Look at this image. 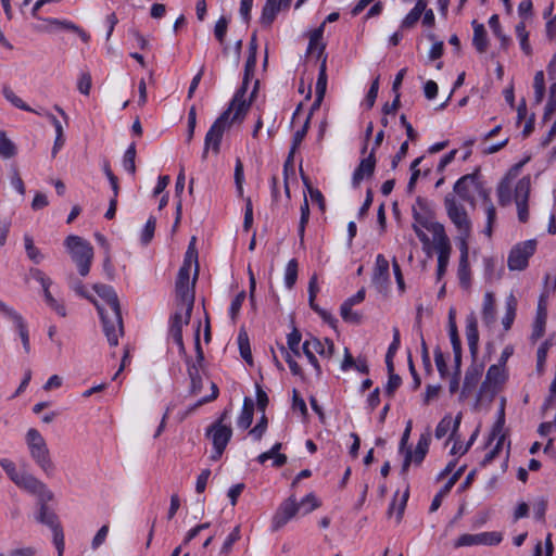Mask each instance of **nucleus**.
I'll use <instances>...</instances> for the list:
<instances>
[{
	"label": "nucleus",
	"mask_w": 556,
	"mask_h": 556,
	"mask_svg": "<svg viewBox=\"0 0 556 556\" xmlns=\"http://www.w3.org/2000/svg\"><path fill=\"white\" fill-rule=\"evenodd\" d=\"M306 348H311L315 353L328 359L331 358L334 352V344L329 339L321 341L318 338H312L306 340Z\"/></svg>",
	"instance_id": "29"
},
{
	"label": "nucleus",
	"mask_w": 556,
	"mask_h": 556,
	"mask_svg": "<svg viewBox=\"0 0 556 556\" xmlns=\"http://www.w3.org/2000/svg\"><path fill=\"white\" fill-rule=\"evenodd\" d=\"M459 280L463 285L468 282V248L466 242H463L460 249V260L458 267Z\"/></svg>",
	"instance_id": "43"
},
{
	"label": "nucleus",
	"mask_w": 556,
	"mask_h": 556,
	"mask_svg": "<svg viewBox=\"0 0 556 556\" xmlns=\"http://www.w3.org/2000/svg\"><path fill=\"white\" fill-rule=\"evenodd\" d=\"M256 64V54L254 52L249 53L248 60L244 66V77L241 87L238 90L244 89V97H247L248 85L250 76L253 74Z\"/></svg>",
	"instance_id": "45"
},
{
	"label": "nucleus",
	"mask_w": 556,
	"mask_h": 556,
	"mask_svg": "<svg viewBox=\"0 0 556 556\" xmlns=\"http://www.w3.org/2000/svg\"><path fill=\"white\" fill-rule=\"evenodd\" d=\"M18 488L39 497V502H48L52 500V493L47 485L35 476L23 472L15 483Z\"/></svg>",
	"instance_id": "12"
},
{
	"label": "nucleus",
	"mask_w": 556,
	"mask_h": 556,
	"mask_svg": "<svg viewBox=\"0 0 556 556\" xmlns=\"http://www.w3.org/2000/svg\"><path fill=\"white\" fill-rule=\"evenodd\" d=\"M399 348H400V331L397 328H394L393 329V340H392L391 344L389 345V349H388V352L386 355V365H387L388 371L394 370L393 357H394L396 351L399 350Z\"/></svg>",
	"instance_id": "42"
},
{
	"label": "nucleus",
	"mask_w": 556,
	"mask_h": 556,
	"mask_svg": "<svg viewBox=\"0 0 556 556\" xmlns=\"http://www.w3.org/2000/svg\"><path fill=\"white\" fill-rule=\"evenodd\" d=\"M546 319H547V309L545 306V303L543 301V298L540 299L536 309V317L533 323V329L531 333V341L535 342L540 338L543 337L545 332V326H546Z\"/></svg>",
	"instance_id": "23"
},
{
	"label": "nucleus",
	"mask_w": 556,
	"mask_h": 556,
	"mask_svg": "<svg viewBox=\"0 0 556 556\" xmlns=\"http://www.w3.org/2000/svg\"><path fill=\"white\" fill-rule=\"evenodd\" d=\"M497 198H498V203L502 205V206H506L510 203L511 201V189H510V184H509V180L507 178H504L498 187H497Z\"/></svg>",
	"instance_id": "46"
},
{
	"label": "nucleus",
	"mask_w": 556,
	"mask_h": 556,
	"mask_svg": "<svg viewBox=\"0 0 556 556\" xmlns=\"http://www.w3.org/2000/svg\"><path fill=\"white\" fill-rule=\"evenodd\" d=\"M495 439L497 440L496 444L489 453L485 454L483 460L481 462L482 466L489 465L498 455L500 451L502 450V447L505 443L506 435H505V433H501V434H497V437Z\"/></svg>",
	"instance_id": "50"
},
{
	"label": "nucleus",
	"mask_w": 556,
	"mask_h": 556,
	"mask_svg": "<svg viewBox=\"0 0 556 556\" xmlns=\"http://www.w3.org/2000/svg\"><path fill=\"white\" fill-rule=\"evenodd\" d=\"M299 264L295 258L289 261L285 269L283 281L287 289L291 290L298 279Z\"/></svg>",
	"instance_id": "41"
},
{
	"label": "nucleus",
	"mask_w": 556,
	"mask_h": 556,
	"mask_svg": "<svg viewBox=\"0 0 556 556\" xmlns=\"http://www.w3.org/2000/svg\"><path fill=\"white\" fill-rule=\"evenodd\" d=\"M531 189L530 176L522 177L515 187L514 199L516 203H528Z\"/></svg>",
	"instance_id": "37"
},
{
	"label": "nucleus",
	"mask_w": 556,
	"mask_h": 556,
	"mask_svg": "<svg viewBox=\"0 0 556 556\" xmlns=\"http://www.w3.org/2000/svg\"><path fill=\"white\" fill-rule=\"evenodd\" d=\"M241 538V532H240V526H237L233 528V530L229 533V535L226 538L222 548H220V554L222 555H228L231 549H232V545L239 541Z\"/></svg>",
	"instance_id": "52"
},
{
	"label": "nucleus",
	"mask_w": 556,
	"mask_h": 556,
	"mask_svg": "<svg viewBox=\"0 0 556 556\" xmlns=\"http://www.w3.org/2000/svg\"><path fill=\"white\" fill-rule=\"evenodd\" d=\"M318 506H319V503L313 494L306 495L299 504H296L294 501H290V502L286 503L285 508H283V514L280 515V526L282 523L288 522L298 513H301L302 515H306V514L313 511Z\"/></svg>",
	"instance_id": "13"
},
{
	"label": "nucleus",
	"mask_w": 556,
	"mask_h": 556,
	"mask_svg": "<svg viewBox=\"0 0 556 556\" xmlns=\"http://www.w3.org/2000/svg\"><path fill=\"white\" fill-rule=\"evenodd\" d=\"M238 345L241 357L250 365H253V358L250 348L249 337L245 330L241 329L238 334Z\"/></svg>",
	"instance_id": "40"
},
{
	"label": "nucleus",
	"mask_w": 556,
	"mask_h": 556,
	"mask_svg": "<svg viewBox=\"0 0 556 556\" xmlns=\"http://www.w3.org/2000/svg\"><path fill=\"white\" fill-rule=\"evenodd\" d=\"M516 311H517V299L514 294H509L506 299V313L503 317L502 324L505 330H509L515 317H516Z\"/></svg>",
	"instance_id": "39"
},
{
	"label": "nucleus",
	"mask_w": 556,
	"mask_h": 556,
	"mask_svg": "<svg viewBox=\"0 0 556 556\" xmlns=\"http://www.w3.org/2000/svg\"><path fill=\"white\" fill-rule=\"evenodd\" d=\"M482 320L485 326L490 327L496 320V311H495V299L493 293L486 292L483 299V307H482Z\"/></svg>",
	"instance_id": "32"
},
{
	"label": "nucleus",
	"mask_w": 556,
	"mask_h": 556,
	"mask_svg": "<svg viewBox=\"0 0 556 556\" xmlns=\"http://www.w3.org/2000/svg\"><path fill=\"white\" fill-rule=\"evenodd\" d=\"M505 380V371L501 365H491L488 369L485 380L481 386V391L485 390L489 386H497Z\"/></svg>",
	"instance_id": "34"
},
{
	"label": "nucleus",
	"mask_w": 556,
	"mask_h": 556,
	"mask_svg": "<svg viewBox=\"0 0 556 556\" xmlns=\"http://www.w3.org/2000/svg\"><path fill=\"white\" fill-rule=\"evenodd\" d=\"M466 337L470 354L476 358L479 346L478 320L475 313H470L466 317Z\"/></svg>",
	"instance_id": "19"
},
{
	"label": "nucleus",
	"mask_w": 556,
	"mask_h": 556,
	"mask_svg": "<svg viewBox=\"0 0 556 556\" xmlns=\"http://www.w3.org/2000/svg\"><path fill=\"white\" fill-rule=\"evenodd\" d=\"M77 88L79 92L88 96L91 89V75L88 72H84L80 74V77L77 83Z\"/></svg>",
	"instance_id": "64"
},
{
	"label": "nucleus",
	"mask_w": 556,
	"mask_h": 556,
	"mask_svg": "<svg viewBox=\"0 0 556 556\" xmlns=\"http://www.w3.org/2000/svg\"><path fill=\"white\" fill-rule=\"evenodd\" d=\"M489 26L492 29L493 34L501 40V46L503 49H506L509 45V38L503 34L500 17L496 14H493L489 18Z\"/></svg>",
	"instance_id": "44"
},
{
	"label": "nucleus",
	"mask_w": 556,
	"mask_h": 556,
	"mask_svg": "<svg viewBox=\"0 0 556 556\" xmlns=\"http://www.w3.org/2000/svg\"><path fill=\"white\" fill-rule=\"evenodd\" d=\"M2 94L14 106L22 109V110H26V111L29 110V108L25 104V102L20 97H17L10 87L4 86L2 88Z\"/></svg>",
	"instance_id": "56"
},
{
	"label": "nucleus",
	"mask_w": 556,
	"mask_h": 556,
	"mask_svg": "<svg viewBox=\"0 0 556 556\" xmlns=\"http://www.w3.org/2000/svg\"><path fill=\"white\" fill-rule=\"evenodd\" d=\"M227 28H228V20L225 16H220L215 24L214 35L222 46H224V43H225Z\"/></svg>",
	"instance_id": "55"
},
{
	"label": "nucleus",
	"mask_w": 556,
	"mask_h": 556,
	"mask_svg": "<svg viewBox=\"0 0 556 556\" xmlns=\"http://www.w3.org/2000/svg\"><path fill=\"white\" fill-rule=\"evenodd\" d=\"M0 466L3 468V470L7 472L9 478L16 483V481L20 479V477L23 475V472H20L16 469L15 464L7 458L0 459Z\"/></svg>",
	"instance_id": "54"
},
{
	"label": "nucleus",
	"mask_w": 556,
	"mask_h": 556,
	"mask_svg": "<svg viewBox=\"0 0 556 556\" xmlns=\"http://www.w3.org/2000/svg\"><path fill=\"white\" fill-rule=\"evenodd\" d=\"M301 340H302V334L296 328H293V330L288 334V338H287V344H288L289 350L292 352V354L294 356H298V357L301 356V349H302V348H300Z\"/></svg>",
	"instance_id": "47"
},
{
	"label": "nucleus",
	"mask_w": 556,
	"mask_h": 556,
	"mask_svg": "<svg viewBox=\"0 0 556 556\" xmlns=\"http://www.w3.org/2000/svg\"><path fill=\"white\" fill-rule=\"evenodd\" d=\"M135 159H136V147L132 143L128 147V149L126 150L124 157H123V166L131 175H134L136 173Z\"/></svg>",
	"instance_id": "51"
},
{
	"label": "nucleus",
	"mask_w": 556,
	"mask_h": 556,
	"mask_svg": "<svg viewBox=\"0 0 556 556\" xmlns=\"http://www.w3.org/2000/svg\"><path fill=\"white\" fill-rule=\"evenodd\" d=\"M397 495H399L397 493L394 495V498L389 506L388 517L391 518L393 516V514H395V521H396V523H400L403 518V514H404L406 503H407V500L409 496L408 489L402 494L401 498H397Z\"/></svg>",
	"instance_id": "33"
},
{
	"label": "nucleus",
	"mask_w": 556,
	"mask_h": 556,
	"mask_svg": "<svg viewBox=\"0 0 556 556\" xmlns=\"http://www.w3.org/2000/svg\"><path fill=\"white\" fill-rule=\"evenodd\" d=\"M278 13V0H267L262 10L260 23L263 27H270Z\"/></svg>",
	"instance_id": "36"
},
{
	"label": "nucleus",
	"mask_w": 556,
	"mask_h": 556,
	"mask_svg": "<svg viewBox=\"0 0 556 556\" xmlns=\"http://www.w3.org/2000/svg\"><path fill=\"white\" fill-rule=\"evenodd\" d=\"M353 306L343 302L340 307L341 317L344 321L351 324H361L362 316L352 309Z\"/></svg>",
	"instance_id": "53"
},
{
	"label": "nucleus",
	"mask_w": 556,
	"mask_h": 556,
	"mask_svg": "<svg viewBox=\"0 0 556 556\" xmlns=\"http://www.w3.org/2000/svg\"><path fill=\"white\" fill-rule=\"evenodd\" d=\"M480 189V181L476 174H468L460 177L455 186L454 191L458 197L473 205L476 190Z\"/></svg>",
	"instance_id": "16"
},
{
	"label": "nucleus",
	"mask_w": 556,
	"mask_h": 556,
	"mask_svg": "<svg viewBox=\"0 0 556 556\" xmlns=\"http://www.w3.org/2000/svg\"><path fill=\"white\" fill-rule=\"evenodd\" d=\"M253 414H254V402L250 397H244L243 400V406L242 412L240 416L238 417V427L241 429H248L252 421H253Z\"/></svg>",
	"instance_id": "35"
},
{
	"label": "nucleus",
	"mask_w": 556,
	"mask_h": 556,
	"mask_svg": "<svg viewBox=\"0 0 556 556\" xmlns=\"http://www.w3.org/2000/svg\"><path fill=\"white\" fill-rule=\"evenodd\" d=\"M317 291H318L317 277H316V275H314L311 278L309 283H308V295H309L308 303H309V306L312 309H314L317 313H321V309L315 304V298H316Z\"/></svg>",
	"instance_id": "60"
},
{
	"label": "nucleus",
	"mask_w": 556,
	"mask_h": 556,
	"mask_svg": "<svg viewBox=\"0 0 556 556\" xmlns=\"http://www.w3.org/2000/svg\"><path fill=\"white\" fill-rule=\"evenodd\" d=\"M472 28H473L472 45L479 53H484L489 48L486 30H485L483 24H480L477 21L472 22Z\"/></svg>",
	"instance_id": "30"
},
{
	"label": "nucleus",
	"mask_w": 556,
	"mask_h": 556,
	"mask_svg": "<svg viewBox=\"0 0 556 556\" xmlns=\"http://www.w3.org/2000/svg\"><path fill=\"white\" fill-rule=\"evenodd\" d=\"M36 520L51 528L53 533H55L56 530H62L58 516L54 511L49 509L47 502H40L39 513L36 516Z\"/></svg>",
	"instance_id": "27"
},
{
	"label": "nucleus",
	"mask_w": 556,
	"mask_h": 556,
	"mask_svg": "<svg viewBox=\"0 0 556 556\" xmlns=\"http://www.w3.org/2000/svg\"><path fill=\"white\" fill-rule=\"evenodd\" d=\"M26 444L29 450L30 457L37 464V466L47 475H53L55 466L51 459L50 451L46 443V440L40 432L30 428L26 433Z\"/></svg>",
	"instance_id": "5"
},
{
	"label": "nucleus",
	"mask_w": 556,
	"mask_h": 556,
	"mask_svg": "<svg viewBox=\"0 0 556 556\" xmlns=\"http://www.w3.org/2000/svg\"><path fill=\"white\" fill-rule=\"evenodd\" d=\"M517 126L521 128V135L528 137L534 128V115L528 116L526 100L522 99L517 109Z\"/></svg>",
	"instance_id": "24"
},
{
	"label": "nucleus",
	"mask_w": 556,
	"mask_h": 556,
	"mask_svg": "<svg viewBox=\"0 0 556 556\" xmlns=\"http://www.w3.org/2000/svg\"><path fill=\"white\" fill-rule=\"evenodd\" d=\"M24 244H25V250H26V253H27V256L29 257V260H31L36 264H39L42 261L43 256L40 253L39 249H37L35 247L34 240L30 236H28V235L24 236Z\"/></svg>",
	"instance_id": "48"
},
{
	"label": "nucleus",
	"mask_w": 556,
	"mask_h": 556,
	"mask_svg": "<svg viewBox=\"0 0 556 556\" xmlns=\"http://www.w3.org/2000/svg\"><path fill=\"white\" fill-rule=\"evenodd\" d=\"M257 85L256 80L249 97H244V89L237 90L229 106L215 119L204 139H220L223 136H230L231 130L240 126L250 110Z\"/></svg>",
	"instance_id": "2"
},
{
	"label": "nucleus",
	"mask_w": 556,
	"mask_h": 556,
	"mask_svg": "<svg viewBox=\"0 0 556 556\" xmlns=\"http://www.w3.org/2000/svg\"><path fill=\"white\" fill-rule=\"evenodd\" d=\"M431 442V433L427 430L419 437L418 443L414 452L406 451L404 463L402 466V473L406 475L412 463L420 465L425 459Z\"/></svg>",
	"instance_id": "14"
},
{
	"label": "nucleus",
	"mask_w": 556,
	"mask_h": 556,
	"mask_svg": "<svg viewBox=\"0 0 556 556\" xmlns=\"http://www.w3.org/2000/svg\"><path fill=\"white\" fill-rule=\"evenodd\" d=\"M206 435L212 440L214 447H224L226 448L229 443L232 429L230 426H220L212 424L207 430Z\"/></svg>",
	"instance_id": "17"
},
{
	"label": "nucleus",
	"mask_w": 556,
	"mask_h": 556,
	"mask_svg": "<svg viewBox=\"0 0 556 556\" xmlns=\"http://www.w3.org/2000/svg\"><path fill=\"white\" fill-rule=\"evenodd\" d=\"M197 238L192 237L190 239L188 249L185 254L184 263L181 267L178 270V274L181 275H189L191 274L192 267H194V270H199V263H198V250L195 247Z\"/></svg>",
	"instance_id": "20"
},
{
	"label": "nucleus",
	"mask_w": 556,
	"mask_h": 556,
	"mask_svg": "<svg viewBox=\"0 0 556 556\" xmlns=\"http://www.w3.org/2000/svg\"><path fill=\"white\" fill-rule=\"evenodd\" d=\"M191 315L186 317V311L176 309L170 317L169 336L174 341L182 339V327L190 323Z\"/></svg>",
	"instance_id": "26"
},
{
	"label": "nucleus",
	"mask_w": 556,
	"mask_h": 556,
	"mask_svg": "<svg viewBox=\"0 0 556 556\" xmlns=\"http://www.w3.org/2000/svg\"><path fill=\"white\" fill-rule=\"evenodd\" d=\"M460 420H462V415L458 414L455 418V420L452 419L451 415H446L444 416L438 424L437 428H435V432H434V435L438 440L444 438L446 435V433L451 430L452 428V433L450 435V440H454L455 439V435H456V432L458 431V428H459V425H460Z\"/></svg>",
	"instance_id": "21"
},
{
	"label": "nucleus",
	"mask_w": 556,
	"mask_h": 556,
	"mask_svg": "<svg viewBox=\"0 0 556 556\" xmlns=\"http://www.w3.org/2000/svg\"><path fill=\"white\" fill-rule=\"evenodd\" d=\"M415 220L428 231H430L433 236V248L438 253V269L437 275L438 278L441 279L447 268L450 255L452 252V247L448 237L445 233L444 226L437 222H429L425 218H421L419 214H415Z\"/></svg>",
	"instance_id": "4"
},
{
	"label": "nucleus",
	"mask_w": 556,
	"mask_h": 556,
	"mask_svg": "<svg viewBox=\"0 0 556 556\" xmlns=\"http://www.w3.org/2000/svg\"><path fill=\"white\" fill-rule=\"evenodd\" d=\"M388 372H389V380H388V383L386 387V393L389 396H393L395 390L401 386L402 379L399 375L394 374V370L388 371Z\"/></svg>",
	"instance_id": "62"
},
{
	"label": "nucleus",
	"mask_w": 556,
	"mask_h": 556,
	"mask_svg": "<svg viewBox=\"0 0 556 556\" xmlns=\"http://www.w3.org/2000/svg\"><path fill=\"white\" fill-rule=\"evenodd\" d=\"M502 540V534L496 531L481 532L477 534L465 533L458 536V539L454 542V547L459 548L473 545L493 546L500 544Z\"/></svg>",
	"instance_id": "11"
},
{
	"label": "nucleus",
	"mask_w": 556,
	"mask_h": 556,
	"mask_svg": "<svg viewBox=\"0 0 556 556\" xmlns=\"http://www.w3.org/2000/svg\"><path fill=\"white\" fill-rule=\"evenodd\" d=\"M380 143H381V141H376L369 152H367V149H368L367 142L363 146V148L361 150V153L363 156L361 159L358 166L354 170L353 177H352L353 187H358L363 179L368 178L374 174L375 167H376L375 154H376V150L379 148Z\"/></svg>",
	"instance_id": "10"
},
{
	"label": "nucleus",
	"mask_w": 556,
	"mask_h": 556,
	"mask_svg": "<svg viewBox=\"0 0 556 556\" xmlns=\"http://www.w3.org/2000/svg\"><path fill=\"white\" fill-rule=\"evenodd\" d=\"M309 122V114L300 108L293 113L291 118V127L294 130L293 139H303L306 135L307 125Z\"/></svg>",
	"instance_id": "25"
},
{
	"label": "nucleus",
	"mask_w": 556,
	"mask_h": 556,
	"mask_svg": "<svg viewBox=\"0 0 556 556\" xmlns=\"http://www.w3.org/2000/svg\"><path fill=\"white\" fill-rule=\"evenodd\" d=\"M16 152L17 148L13 141H0V156L2 159H11Z\"/></svg>",
	"instance_id": "63"
},
{
	"label": "nucleus",
	"mask_w": 556,
	"mask_h": 556,
	"mask_svg": "<svg viewBox=\"0 0 556 556\" xmlns=\"http://www.w3.org/2000/svg\"><path fill=\"white\" fill-rule=\"evenodd\" d=\"M536 240L530 239L516 244L509 252L507 266L510 270H523L536 250Z\"/></svg>",
	"instance_id": "9"
},
{
	"label": "nucleus",
	"mask_w": 556,
	"mask_h": 556,
	"mask_svg": "<svg viewBox=\"0 0 556 556\" xmlns=\"http://www.w3.org/2000/svg\"><path fill=\"white\" fill-rule=\"evenodd\" d=\"M269 459L273 462V467H278V443H275L269 451L262 453L257 457L260 464H265Z\"/></svg>",
	"instance_id": "58"
},
{
	"label": "nucleus",
	"mask_w": 556,
	"mask_h": 556,
	"mask_svg": "<svg viewBox=\"0 0 556 556\" xmlns=\"http://www.w3.org/2000/svg\"><path fill=\"white\" fill-rule=\"evenodd\" d=\"M155 225H156V219H155V217L151 216L147 220L146 226L141 233V242L143 244H148L152 240V238L154 236Z\"/></svg>",
	"instance_id": "59"
},
{
	"label": "nucleus",
	"mask_w": 556,
	"mask_h": 556,
	"mask_svg": "<svg viewBox=\"0 0 556 556\" xmlns=\"http://www.w3.org/2000/svg\"><path fill=\"white\" fill-rule=\"evenodd\" d=\"M483 366L478 364H472L465 374L462 395L468 396L478 386V382L482 376Z\"/></svg>",
	"instance_id": "22"
},
{
	"label": "nucleus",
	"mask_w": 556,
	"mask_h": 556,
	"mask_svg": "<svg viewBox=\"0 0 556 556\" xmlns=\"http://www.w3.org/2000/svg\"><path fill=\"white\" fill-rule=\"evenodd\" d=\"M504 424H505V410H504V400H502V405H501V408L498 412V418L492 428L490 440H495L497 434L504 433L503 432Z\"/></svg>",
	"instance_id": "61"
},
{
	"label": "nucleus",
	"mask_w": 556,
	"mask_h": 556,
	"mask_svg": "<svg viewBox=\"0 0 556 556\" xmlns=\"http://www.w3.org/2000/svg\"><path fill=\"white\" fill-rule=\"evenodd\" d=\"M0 313L3 314L7 318L12 320L15 325L16 330L18 331L20 338L23 343L24 351L26 353L30 352V343H29V333L27 329V325L16 311L12 307H9L4 302L0 300Z\"/></svg>",
	"instance_id": "15"
},
{
	"label": "nucleus",
	"mask_w": 556,
	"mask_h": 556,
	"mask_svg": "<svg viewBox=\"0 0 556 556\" xmlns=\"http://www.w3.org/2000/svg\"><path fill=\"white\" fill-rule=\"evenodd\" d=\"M516 33H517V36H518V38L520 40L521 50L527 55H530L532 53V49H531V46H530V42H529V34L526 30V25H525L523 22L519 23L516 26Z\"/></svg>",
	"instance_id": "49"
},
{
	"label": "nucleus",
	"mask_w": 556,
	"mask_h": 556,
	"mask_svg": "<svg viewBox=\"0 0 556 556\" xmlns=\"http://www.w3.org/2000/svg\"><path fill=\"white\" fill-rule=\"evenodd\" d=\"M93 290L103 301V304L93 302L101 317L103 331L109 344L115 346L118 344L119 336L124 332L117 294L111 286L103 283H96Z\"/></svg>",
	"instance_id": "1"
},
{
	"label": "nucleus",
	"mask_w": 556,
	"mask_h": 556,
	"mask_svg": "<svg viewBox=\"0 0 556 556\" xmlns=\"http://www.w3.org/2000/svg\"><path fill=\"white\" fill-rule=\"evenodd\" d=\"M444 206L450 220L463 238V242L470 237L472 224L464 205L459 203L454 194H446Z\"/></svg>",
	"instance_id": "8"
},
{
	"label": "nucleus",
	"mask_w": 556,
	"mask_h": 556,
	"mask_svg": "<svg viewBox=\"0 0 556 556\" xmlns=\"http://www.w3.org/2000/svg\"><path fill=\"white\" fill-rule=\"evenodd\" d=\"M197 280L198 269L194 270L192 279L189 275L178 274L175 282L176 309L186 311L187 318L192 314Z\"/></svg>",
	"instance_id": "7"
},
{
	"label": "nucleus",
	"mask_w": 556,
	"mask_h": 556,
	"mask_svg": "<svg viewBox=\"0 0 556 556\" xmlns=\"http://www.w3.org/2000/svg\"><path fill=\"white\" fill-rule=\"evenodd\" d=\"M556 344V333L549 334V337L540 345L536 353V368L539 372L544 370L546 362V351Z\"/></svg>",
	"instance_id": "38"
},
{
	"label": "nucleus",
	"mask_w": 556,
	"mask_h": 556,
	"mask_svg": "<svg viewBox=\"0 0 556 556\" xmlns=\"http://www.w3.org/2000/svg\"><path fill=\"white\" fill-rule=\"evenodd\" d=\"M325 23L314 29L309 36L308 53L316 55L320 61L317 81L315 85V101L313 108H318L325 97L327 90V54L325 53L326 45L323 42Z\"/></svg>",
	"instance_id": "3"
},
{
	"label": "nucleus",
	"mask_w": 556,
	"mask_h": 556,
	"mask_svg": "<svg viewBox=\"0 0 556 556\" xmlns=\"http://www.w3.org/2000/svg\"><path fill=\"white\" fill-rule=\"evenodd\" d=\"M185 181H186L185 168H184V166H181L180 170L178 173L177 179H176V184H175V197L177 198V203H176V218H175V223L173 226V231L176 230V228L178 227V225L181 220V215H182L181 194L185 189Z\"/></svg>",
	"instance_id": "28"
},
{
	"label": "nucleus",
	"mask_w": 556,
	"mask_h": 556,
	"mask_svg": "<svg viewBox=\"0 0 556 556\" xmlns=\"http://www.w3.org/2000/svg\"><path fill=\"white\" fill-rule=\"evenodd\" d=\"M485 214H486V226H485L483 232L490 238L492 236L493 225L496 220V208L493 205V203L486 204Z\"/></svg>",
	"instance_id": "57"
},
{
	"label": "nucleus",
	"mask_w": 556,
	"mask_h": 556,
	"mask_svg": "<svg viewBox=\"0 0 556 556\" xmlns=\"http://www.w3.org/2000/svg\"><path fill=\"white\" fill-rule=\"evenodd\" d=\"M427 8L426 0H417L415 7L410 10V12L403 18L401 23V28L409 29L413 28L419 18L421 17L425 9Z\"/></svg>",
	"instance_id": "31"
},
{
	"label": "nucleus",
	"mask_w": 556,
	"mask_h": 556,
	"mask_svg": "<svg viewBox=\"0 0 556 556\" xmlns=\"http://www.w3.org/2000/svg\"><path fill=\"white\" fill-rule=\"evenodd\" d=\"M372 283L378 290L382 291L388 287L389 283V262L382 255L378 254L376 257V266L372 276Z\"/></svg>",
	"instance_id": "18"
},
{
	"label": "nucleus",
	"mask_w": 556,
	"mask_h": 556,
	"mask_svg": "<svg viewBox=\"0 0 556 556\" xmlns=\"http://www.w3.org/2000/svg\"><path fill=\"white\" fill-rule=\"evenodd\" d=\"M65 245L70 250L72 260L76 263L79 274L85 277L89 274L92 258L93 248L84 238L71 235L65 239Z\"/></svg>",
	"instance_id": "6"
}]
</instances>
